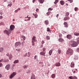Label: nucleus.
<instances>
[{"label": "nucleus", "mask_w": 79, "mask_h": 79, "mask_svg": "<svg viewBox=\"0 0 79 79\" xmlns=\"http://www.w3.org/2000/svg\"><path fill=\"white\" fill-rule=\"evenodd\" d=\"M47 31H48V32H50V29L49 27L47 28Z\"/></svg>", "instance_id": "obj_36"}, {"label": "nucleus", "mask_w": 79, "mask_h": 79, "mask_svg": "<svg viewBox=\"0 0 79 79\" xmlns=\"http://www.w3.org/2000/svg\"><path fill=\"white\" fill-rule=\"evenodd\" d=\"M10 64H9L6 65L5 67V68L7 70H9L10 69Z\"/></svg>", "instance_id": "obj_6"}, {"label": "nucleus", "mask_w": 79, "mask_h": 79, "mask_svg": "<svg viewBox=\"0 0 79 79\" xmlns=\"http://www.w3.org/2000/svg\"><path fill=\"white\" fill-rule=\"evenodd\" d=\"M9 61V60L8 59H4V60H3V62H8V61Z\"/></svg>", "instance_id": "obj_26"}, {"label": "nucleus", "mask_w": 79, "mask_h": 79, "mask_svg": "<svg viewBox=\"0 0 79 79\" xmlns=\"http://www.w3.org/2000/svg\"><path fill=\"white\" fill-rule=\"evenodd\" d=\"M70 18L69 17H66L64 18V20L66 21L67 20H69Z\"/></svg>", "instance_id": "obj_20"}, {"label": "nucleus", "mask_w": 79, "mask_h": 79, "mask_svg": "<svg viewBox=\"0 0 79 79\" xmlns=\"http://www.w3.org/2000/svg\"><path fill=\"white\" fill-rule=\"evenodd\" d=\"M55 65L56 66H57V67H59V66L61 65V64H60V63L58 62L56 63Z\"/></svg>", "instance_id": "obj_13"}, {"label": "nucleus", "mask_w": 79, "mask_h": 79, "mask_svg": "<svg viewBox=\"0 0 79 79\" xmlns=\"http://www.w3.org/2000/svg\"><path fill=\"white\" fill-rule=\"evenodd\" d=\"M44 23L46 25H48V24H49V22H48V21L47 20H45L44 21Z\"/></svg>", "instance_id": "obj_21"}, {"label": "nucleus", "mask_w": 79, "mask_h": 79, "mask_svg": "<svg viewBox=\"0 0 79 79\" xmlns=\"http://www.w3.org/2000/svg\"><path fill=\"white\" fill-rule=\"evenodd\" d=\"M70 66L71 68H74V62H72L71 63Z\"/></svg>", "instance_id": "obj_16"}, {"label": "nucleus", "mask_w": 79, "mask_h": 79, "mask_svg": "<svg viewBox=\"0 0 79 79\" xmlns=\"http://www.w3.org/2000/svg\"><path fill=\"white\" fill-rule=\"evenodd\" d=\"M21 10V9L20 8H19L17 10Z\"/></svg>", "instance_id": "obj_60"}, {"label": "nucleus", "mask_w": 79, "mask_h": 79, "mask_svg": "<svg viewBox=\"0 0 79 79\" xmlns=\"http://www.w3.org/2000/svg\"><path fill=\"white\" fill-rule=\"evenodd\" d=\"M9 60H11V58H13V55H12L11 54H10V55H9Z\"/></svg>", "instance_id": "obj_18"}, {"label": "nucleus", "mask_w": 79, "mask_h": 79, "mask_svg": "<svg viewBox=\"0 0 79 79\" xmlns=\"http://www.w3.org/2000/svg\"><path fill=\"white\" fill-rule=\"evenodd\" d=\"M64 25L65 27H68V23L66 22H64Z\"/></svg>", "instance_id": "obj_17"}, {"label": "nucleus", "mask_w": 79, "mask_h": 79, "mask_svg": "<svg viewBox=\"0 0 79 79\" xmlns=\"http://www.w3.org/2000/svg\"><path fill=\"white\" fill-rule=\"evenodd\" d=\"M51 13H52V12L51 11L48 12L47 13V15L48 16H49V15H50Z\"/></svg>", "instance_id": "obj_29"}, {"label": "nucleus", "mask_w": 79, "mask_h": 79, "mask_svg": "<svg viewBox=\"0 0 79 79\" xmlns=\"http://www.w3.org/2000/svg\"><path fill=\"white\" fill-rule=\"evenodd\" d=\"M45 43V42H44V41H43L42 42H41V44H44Z\"/></svg>", "instance_id": "obj_50"}, {"label": "nucleus", "mask_w": 79, "mask_h": 79, "mask_svg": "<svg viewBox=\"0 0 79 79\" xmlns=\"http://www.w3.org/2000/svg\"><path fill=\"white\" fill-rule=\"evenodd\" d=\"M69 15V13L68 12H67L65 14V16H68Z\"/></svg>", "instance_id": "obj_31"}, {"label": "nucleus", "mask_w": 79, "mask_h": 79, "mask_svg": "<svg viewBox=\"0 0 79 79\" xmlns=\"http://www.w3.org/2000/svg\"><path fill=\"white\" fill-rule=\"evenodd\" d=\"M36 11H37V12H38L39 11V10L38 9H36Z\"/></svg>", "instance_id": "obj_49"}, {"label": "nucleus", "mask_w": 79, "mask_h": 79, "mask_svg": "<svg viewBox=\"0 0 79 79\" xmlns=\"http://www.w3.org/2000/svg\"><path fill=\"white\" fill-rule=\"evenodd\" d=\"M59 37L61 38V37H62V35L60 33L59 34Z\"/></svg>", "instance_id": "obj_41"}, {"label": "nucleus", "mask_w": 79, "mask_h": 79, "mask_svg": "<svg viewBox=\"0 0 79 79\" xmlns=\"http://www.w3.org/2000/svg\"><path fill=\"white\" fill-rule=\"evenodd\" d=\"M18 63H19V60H16L14 62V63L15 64Z\"/></svg>", "instance_id": "obj_28"}, {"label": "nucleus", "mask_w": 79, "mask_h": 79, "mask_svg": "<svg viewBox=\"0 0 79 79\" xmlns=\"http://www.w3.org/2000/svg\"><path fill=\"white\" fill-rule=\"evenodd\" d=\"M1 25H4V23L3 22H1L0 23V26Z\"/></svg>", "instance_id": "obj_40"}, {"label": "nucleus", "mask_w": 79, "mask_h": 79, "mask_svg": "<svg viewBox=\"0 0 79 79\" xmlns=\"http://www.w3.org/2000/svg\"><path fill=\"white\" fill-rule=\"evenodd\" d=\"M3 48H0V52H3Z\"/></svg>", "instance_id": "obj_27"}, {"label": "nucleus", "mask_w": 79, "mask_h": 79, "mask_svg": "<svg viewBox=\"0 0 79 79\" xmlns=\"http://www.w3.org/2000/svg\"><path fill=\"white\" fill-rule=\"evenodd\" d=\"M77 10H78L77 8V7H75V11H77Z\"/></svg>", "instance_id": "obj_47"}, {"label": "nucleus", "mask_w": 79, "mask_h": 79, "mask_svg": "<svg viewBox=\"0 0 79 79\" xmlns=\"http://www.w3.org/2000/svg\"><path fill=\"white\" fill-rule=\"evenodd\" d=\"M23 68L24 69H27V68H28V65H25L23 66Z\"/></svg>", "instance_id": "obj_25"}, {"label": "nucleus", "mask_w": 79, "mask_h": 79, "mask_svg": "<svg viewBox=\"0 0 79 79\" xmlns=\"http://www.w3.org/2000/svg\"><path fill=\"white\" fill-rule=\"evenodd\" d=\"M31 41L33 42H37V40H36V37H35V36H33V38H32V40Z\"/></svg>", "instance_id": "obj_10"}, {"label": "nucleus", "mask_w": 79, "mask_h": 79, "mask_svg": "<svg viewBox=\"0 0 79 79\" xmlns=\"http://www.w3.org/2000/svg\"><path fill=\"white\" fill-rule=\"evenodd\" d=\"M35 1H36V0H33V3H34L35 2Z\"/></svg>", "instance_id": "obj_56"}, {"label": "nucleus", "mask_w": 79, "mask_h": 79, "mask_svg": "<svg viewBox=\"0 0 79 79\" xmlns=\"http://www.w3.org/2000/svg\"><path fill=\"white\" fill-rule=\"evenodd\" d=\"M38 57H37V56L35 55L34 56V58L35 60H36V59H37Z\"/></svg>", "instance_id": "obj_39"}, {"label": "nucleus", "mask_w": 79, "mask_h": 79, "mask_svg": "<svg viewBox=\"0 0 79 79\" xmlns=\"http://www.w3.org/2000/svg\"><path fill=\"white\" fill-rule=\"evenodd\" d=\"M13 21H15V19H13Z\"/></svg>", "instance_id": "obj_62"}, {"label": "nucleus", "mask_w": 79, "mask_h": 79, "mask_svg": "<svg viewBox=\"0 0 79 79\" xmlns=\"http://www.w3.org/2000/svg\"><path fill=\"white\" fill-rule=\"evenodd\" d=\"M52 78H54V77H55V74H52Z\"/></svg>", "instance_id": "obj_34"}, {"label": "nucleus", "mask_w": 79, "mask_h": 79, "mask_svg": "<svg viewBox=\"0 0 79 79\" xmlns=\"http://www.w3.org/2000/svg\"><path fill=\"white\" fill-rule=\"evenodd\" d=\"M2 77V74H1L0 73V78H1V77Z\"/></svg>", "instance_id": "obj_57"}, {"label": "nucleus", "mask_w": 79, "mask_h": 79, "mask_svg": "<svg viewBox=\"0 0 79 79\" xmlns=\"http://www.w3.org/2000/svg\"><path fill=\"white\" fill-rule=\"evenodd\" d=\"M70 3H72L73 2V0H68Z\"/></svg>", "instance_id": "obj_44"}, {"label": "nucleus", "mask_w": 79, "mask_h": 79, "mask_svg": "<svg viewBox=\"0 0 79 79\" xmlns=\"http://www.w3.org/2000/svg\"><path fill=\"white\" fill-rule=\"evenodd\" d=\"M21 39L22 40H25L26 39V37L24 36H22L21 37Z\"/></svg>", "instance_id": "obj_24"}, {"label": "nucleus", "mask_w": 79, "mask_h": 79, "mask_svg": "<svg viewBox=\"0 0 79 79\" xmlns=\"http://www.w3.org/2000/svg\"><path fill=\"white\" fill-rule=\"evenodd\" d=\"M16 74V73L15 72H14L12 73H11L10 75V77L11 79L13 77H14Z\"/></svg>", "instance_id": "obj_4"}, {"label": "nucleus", "mask_w": 79, "mask_h": 79, "mask_svg": "<svg viewBox=\"0 0 79 79\" xmlns=\"http://www.w3.org/2000/svg\"><path fill=\"white\" fill-rule=\"evenodd\" d=\"M30 56H31V54L30 53V52H28L27 55L28 57H30Z\"/></svg>", "instance_id": "obj_35"}, {"label": "nucleus", "mask_w": 79, "mask_h": 79, "mask_svg": "<svg viewBox=\"0 0 79 79\" xmlns=\"http://www.w3.org/2000/svg\"><path fill=\"white\" fill-rule=\"evenodd\" d=\"M3 18V17L2 16H1L0 17V19H1Z\"/></svg>", "instance_id": "obj_54"}, {"label": "nucleus", "mask_w": 79, "mask_h": 79, "mask_svg": "<svg viewBox=\"0 0 79 79\" xmlns=\"http://www.w3.org/2000/svg\"><path fill=\"white\" fill-rule=\"evenodd\" d=\"M73 73H76V71H74L73 72Z\"/></svg>", "instance_id": "obj_63"}, {"label": "nucleus", "mask_w": 79, "mask_h": 79, "mask_svg": "<svg viewBox=\"0 0 79 79\" xmlns=\"http://www.w3.org/2000/svg\"><path fill=\"white\" fill-rule=\"evenodd\" d=\"M66 37H67V39H69V40L71 39L72 38V36L71 35H70L69 34L68 35H67Z\"/></svg>", "instance_id": "obj_12"}, {"label": "nucleus", "mask_w": 79, "mask_h": 79, "mask_svg": "<svg viewBox=\"0 0 79 79\" xmlns=\"http://www.w3.org/2000/svg\"><path fill=\"white\" fill-rule=\"evenodd\" d=\"M15 66V65H13L12 67V69H14V67Z\"/></svg>", "instance_id": "obj_51"}, {"label": "nucleus", "mask_w": 79, "mask_h": 79, "mask_svg": "<svg viewBox=\"0 0 79 79\" xmlns=\"http://www.w3.org/2000/svg\"><path fill=\"white\" fill-rule=\"evenodd\" d=\"M69 78L70 79H77V77L75 76L74 77L72 76H70L69 77Z\"/></svg>", "instance_id": "obj_8"}, {"label": "nucleus", "mask_w": 79, "mask_h": 79, "mask_svg": "<svg viewBox=\"0 0 79 79\" xmlns=\"http://www.w3.org/2000/svg\"><path fill=\"white\" fill-rule=\"evenodd\" d=\"M58 41L60 42H64V40L62 38H60L58 39Z\"/></svg>", "instance_id": "obj_15"}, {"label": "nucleus", "mask_w": 79, "mask_h": 79, "mask_svg": "<svg viewBox=\"0 0 79 79\" xmlns=\"http://www.w3.org/2000/svg\"><path fill=\"white\" fill-rule=\"evenodd\" d=\"M27 56V53H26V54H25L24 55V56Z\"/></svg>", "instance_id": "obj_59"}, {"label": "nucleus", "mask_w": 79, "mask_h": 79, "mask_svg": "<svg viewBox=\"0 0 79 79\" xmlns=\"http://www.w3.org/2000/svg\"><path fill=\"white\" fill-rule=\"evenodd\" d=\"M21 45V43L20 42H17L15 43V47H17V46H20Z\"/></svg>", "instance_id": "obj_7"}, {"label": "nucleus", "mask_w": 79, "mask_h": 79, "mask_svg": "<svg viewBox=\"0 0 79 79\" xmlns=\"http://www.w3.org/2000/svg\"><path fill=\"white\" fill-rule=\"evenodd\" d=\"M18 10H15V13H17V12H18Z\"/></svg>", "instance_id": "obj_55"}, {"label": "nucleus", "mask_w": 79, "mask_h": 79, "mask_svg": "<svg viewBox=\"0 0 79 79\" xmlns=\"http://www.w3.org/2000/svg\"><path fill=\"white\" fill-rule=\"evenodd\" d=\"M6 56H9V55H9V53H7L6 54Z\"/></svg>", "instance_id": "obj_52"}, {"label": "nucleus", "mask_w": 79, "mask_h": 79, "mask_svg": "<svg viewBox=\"0 0 79 79\" xmlns=\"http://www.w3.org/2000/svg\"><path fill=\"white\" fill-rule=\"evenodd\" d=\"M77 51L78 52H79V48H77Z\"/></svg>", "instance_id": "obj_53"}, {"label": "nucleus", "mask_w": 79, "mask_h": 79, "mask_svg": "<svg viewBox=\"0 0 79 79\" xmlns=\"http://www.w3.org/2000/svg\"><path fill=\"white\" fill-rule=\"evenodd\" d=\"M3 66V64L2 63H0V67H2Z\"/></svg>", "instance_id": "obj_42"}, {"label": "nucleus", "mask_w": 79, "mask_h": 79, "mask_svg": "<svg viewBox=\"0 0 79 79\" xmlns=\"http://www.w3.org/2000/svg\"><path fill=\"white\" fill-rule=\"evenodd\" d=\"M15 27V25H11L10 26V29L8 30V31L6 30L4 31V34H7V35H9V34H11V31L14 30Z\"/></svg>", "instance_id": "obj_1"}, {"label": "nucleus", "mask_w": 79, "mask_h": 79, "mask_svg": "<svg viewBox=\"0 0 79 79\" xmlns=\"http://www.w3.org/2000/svg\"><path fill=\"white\" fill-rule=\"evenodd\" d=\"M70 44H71L72 47H77L78 44L75 41H72L69 42Z\"/></svg>", "instance_id": "obj_2"}, {"label": "nucleus", "mask_w": 79, "mask_h": 79, "mask_svg": "<svg viewBox=\"0 0 79 79\" xmlns=\"http://www.w3.org/2000/svg\"><path fill=\"white\" fill-rule=\"evenodd\" d=\"M74 35H76V36H77V35H79V33L75 32L74 33Z\"/></svg>", "instance_id": "obj_30"}, {"label": "nucleus", "mask_w": 79, "mask_h": 79, "mask_svg": "<svg viewBox=\"0 0 79 79\" xmlns=\"http://www.w3.org/2000/svg\"><path fill=\"white\" fill-rule=\"evenodd\" d=\"M32 42V45L33 46H34V45H35V43H34V42H35V41H31Z\"/></svg>", "instance_id": "obj_38"}, {"label": "nucleus", "mask_w": 79, "mask_h": 79, "mask_svg": "<svg viewBox=\"0 0 79 79\" xmlns=\"http://www.w3.org/2000/svg\"><path fill=\"white\" fill-rule=\"evenodd\" d=\"M53 51V49H52L49 52V54L50 55H52V52Z\"/></svg>", "instance_id": "obj_23"}, {"label": "nucleus", "mask_w": 79, "mask_h": 79, "mask_svg": "<svg viewBox=\"0 0 79 79\" xmlns=\"http://www.w3.org/2000/svg\"><path fill=\"white\" fill-rule=\"evenodd\" d=\"M21 51V49H19L18 50V52H20Z\"/></svg>", "instance_id": "obj_58"}, {"label": "nucleus", "mask_w": 79, "mask_h": 79, "mask_svg": "<svg viewBox=\"0 0 79 79\" xmlns=\"http://www.w3.org/2000/svg\"><path fill=\"white\" fill-rule=\"evenodd\" d=\"M59 15V14H57V16H56L57 18H58Z\"/></svg>", "instance_id": "obj_61"}, {"label": "nucleus", "mask_w": 79, "mask_h": 79, "mask_svg": "<svg viewBox=\"0 0 79 79\" xmlns=\"http://www.w3.org/2000/svg\"><path fill=\"white\" fill-rule=\"evenodd\" d=\"M2 61H3V59H2L0 60V63H1V62H2Z\"/></svg>", "instance_id": "obj_46"}, {"label": "nucleus", "mask_w": 79, "mask_h": 79, "mask_svg": "<svg viewBox=\"0 0 79 79\" xmlns=\"http://www.w3.org/2000/svg\"><path fill=\"white\" fill-rule=\"evenodd\" d=\"M46 52L45 51H42L40 53V54L41 55L44 56H45V54Z\"/></svg>", "instance_id": "obj_9"}, {"label": "nucleus", "mask_w": 79, "mask_h": 79, "mask_svg": "<svg viewBox=\"0 0 79 79\" xmlns=\"http://www.w3.org/2000/svg\"><path fill=\"white\" fill-rule=\"evenodd\" d=\"M33 15L35 16V18H37V17H38V15L37 13H33Z\"/></svg>", "instance_id": "obj_14"}, {"label": "nucleus", "mask_w": 79, "mask_h": 79, "mask_svg": "<svg viewBox=\"0 0 79 79\" xmlns=\"http://www.w3.org/2000/svg\"><path fill=\"white\" fill-rule=\"evenodd\" d=\"M37 60H38V59H37Z\"/></svg>", "instance_id": "obj_64"}, {"label": "nucleus", "mask_w": 79, "mask_h": 79, "mask_svg": "<svg viewBox=\"0 0 79 79\" xmlns=\"http://www.w3.org/2000/svg\"><path fill=\"white\" fill-rule=\"evenodd\" d=\"M60 3L61 5H63L64 4V2L63 1H60Z\"/></svg>", "instance_id": "obj_22"}, {"label": "nucleus", "mask_w": 79, "mask_h": 79, "mask_svg": "<svg viewBox=\"0 0 79 79\" xmlns=\"http://www.w3.org/2000/svg\"><path fill=\"white\" fill-rule=\"evenodd\" d=\"M59 2L58 0H55V2H54V4H56Z\"/></svg>", "instance_id": "obj_32"}, {"label": "nucleus", "mask_w": 79, "mask_h": 79, "mask_svg": "<svg viewBox=\"0 0 79 79\" xmlns=\"http://www.w3.org/2000/svg\"><path fill=\"white\" fill-rule=\"evenodd\" d=\"M73 53V50L71 49V48H69L66 52V54L69 55H72Z\"/></svg>", "instance_id": "obj_3"}, {"label": "nucleus", "mask_w": 79, "mask_h": 79, "mask_svg": "<svg viewBox=\"0 0 79 79\" xmlns=\"http://www.w3.org/2000/svg\"><path fill=\"white\" fill-rule=\"evenodd\" d=\"M38 1L40 3H43L44 1H45V0H38Z\"/></svg>", "instance_id": "obj_19"}, {"label": "nucleus", "mask_w": 79, "mask_h": 79, "mask_svg": "<svg viewBox=\"0 0 79 79\" xmlns=\"http://www.w3.org/2000/svg\"><path fill=\"white\" fill-rule=\"evenodd\" d=\"M31 79H35V75L34 74H32L31 76Z\"/></svg>", "instance_id": "obj_11"}, {"label": "nucleus", "mask_w": 79, "mask_h": 79, "mask_svg": "<svg viewBox=\"0 0 79 79\" xmlns=\"http://www.w3.org/2000/svg\"><path fill=\"white\" fill-rule=\"evenodd\" d=\"M52 10H53V9H51V8H50L48 9V10L49 11H52Z\"/></svg>", "instance_id": "obj_43"}, {"label": "nucleus", "mask_w": 79, "mask_h": 79, "mask_svg": "<svg viewBox=\"0 0 79 79\" xmlns=\"http://www.w3.org/2000/svg\"><path fill=\"white\" fill-rule=\"evenodd\" d=\"M43 52H45V48H44L43 49Z\"/></svg>", "instance_id": "obj_48"}, {"label": "nucleus", "mask_w": 79, "mask_h": 79, "mask_svg": "<svg viewBox=\"0 0 79 79\" xmlns=\"http://www.w3.org/2000/svg\"><path fill=\"white\" fill-rule=\"evenodd\" d=\"M46 40H50V36H46Z\"/></svg>", "instance_id": "obj_33"}, {"label": "nucleus", "mask_w": 79, "mask_h": 79, "mask_svg": "<svg viewBox=\"0 0 79 79\" xmlns=\"http://www.w3.org/2000/svg\"><path fill=\"white\" fill-rule=\"evenodd\" d=\"M31 18V17H29L28 16L27 17H25V19L24 20V21H30Z\"/></svg>", "instance_id": "obj_5"}, {"label": "nucleus", "mask_w": 79, "mask_h": 79, "mask_svg": "<svg viewBox=\"0 0 79 79\" xmlns=\"http://www.w3.org/2000/svg\"><path fill=\"white\" fill-rule=\"evenodd\" d=\"M61 50H60V49H58V53L59 54L61 53Z\"/></svg>", "instance_id": "obj_37"}, {"label": "nucleus", "mask_w": 79, "mask_h": 79, "mask_svg": "<svg viewBox=\"0 0 79 79\" xmlns=\"http://www.w3.org/2000/svg\"><path fill=\"white\" fill-rule=\"evenodd\" d=\"M11 5H12V4H9L8 5V6H11Z\"/></svg>", "instance_id": "obj_45"}]
</instances>
